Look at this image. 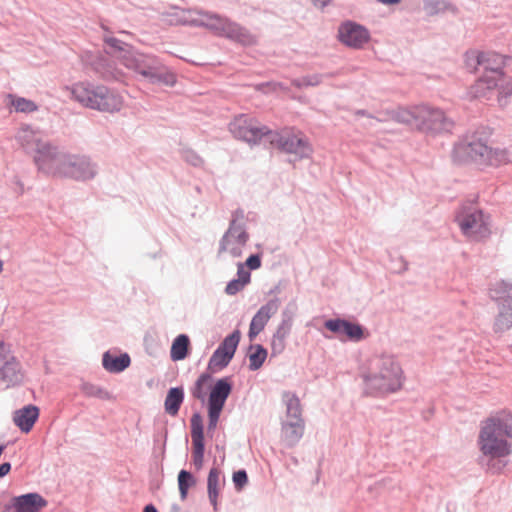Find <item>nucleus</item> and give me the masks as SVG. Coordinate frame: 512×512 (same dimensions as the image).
<instances>
[{
  "label": "nucleus",
  "instance_id": "nucleus-31",
  "mask_svg": "<svg viewBox=\"0 0 512 512\" xmlns=\"http://www.w3.org/2000/svg\"><path fill=\"white\" fill-rule=\"evenodd\" d=\"M268 356V350L259 343H251L247 347L246 357L249 360L248 369L257 371L262 368Z\"/></svg>",
  "mask_w": 512,
  "mask_h": 512
},
{
  "label": "nucleus",
  "instance_id": "nucleus-30",
  "mask_svg": "<svg viewBox=\"0 0 512 512\" xmlns=\"http://www.w3.org/2000/svg\"><path fill=\"white\" fill-rule=\"evenodd\" d=\"M190 351V337L185 333H181L177 335L172 341L170 348V358L174 362L182 361L190 355Z\"/></svg>",
  "mask_w": 512,
  "mask_h": 512
},
{
  "label": "nucleus",
  "instance_id": "nucleus-29",
  "mask_svg": "<svg viewBox=\"0 0 512 512\" xmlns=\"http://www.w3.org/2000/svg\"><path fill=\"white\" fill-rule=\"evenodd\" d=\"M185 399V391L182 385L170 387L167 390L164 400V411L168 415L175 417L178 415L179 410Z\"/></svg>",
  "mask_w": 512,
  "mask_h": 512
},
{
  "label": "nucleus",
  "instance_id": "nucleus-44",
  "mask_svg": "<svg viewBox=\"0 0 512 512\" xmlns=\"http://www.w3.org/2000/svg\"><path fill=\"white\" fill-rule=\"evenodd\" d=\"M322 82L321 74L306 75L296 78L292 81V85L296 88L302 89L307 87H315Z\"/></svg>",
  "mask_w": 512,
  "mask_h": 512
},
{
  "label": "nucleus",
  "instance_id": "nucleus-40",
  "mask_svg": "<svg viewBox=\"0 0 512 512\" xmlns=\"http://www.w3.org/2000/svg\"><path fill=\"white\" fill-rule=\"evenodd\" d=\"M249 125L250 121L240 117L229 124V130L235 138L245 141Z\"/></svg>",
  "mask_w": 512,
  "mask_h": 512
},
{
  "label": "nucleus",
  "instance_id": "nucleus-32",
  "mask_svg": "<svg viewBox=\"0 0 512 512\" xmlns=\"http://www.w3.org/2000/svg\"><path fill=\"white\" fill-rule=\"evenodd\" d=\"M418 112H420V106L413 109L399 107L391 112V118L398 123L406 124L412 129L418 130Z\"/></svg>",
  "mask_w": 512,
  "mask_h": 512
},
{
  "label": "nucleus",
  "instance_id": "nucleus-60",
  "mask_svg": "<svg viewBox=\"0 0 512 512\" xmlns=\"http://www.w3.org/2000/svg\"><path fill=\"white\" fill-rule=\"evenodd\" d=\"M178 490H179L181 500L184 501L187 498L190 489L184 488V487H178Z\"/></svg>",
  "mask_w": 512,
  "mask_h": 512
},
{
  "label": "nucleus",
  "instance_id": "nucleus-24",
  "mask_svg": "<svg viewBox=\"0 0 512 512\" xmlns=\"http://www.w3.org/2000/svg\"><path fill=\"white\" fill-rule=\"evenodd\" d=\"M245 228V212L241 208H237L232 212L229 227L219 241V253L225 252L231 243L230 236H235L236 233Z\"/></svg>",
  "mask_w": 512,
  "mask_h": 512
},
{
  "label": "nucleus",
  "instance_id": "nucleus-64",
  "mask_svg": "<svg viewBox=\"0 0 512 512\" xmlns=\"http://www.w3.org/2000/svg\"><path fill=\"white\" fill-rule=\"evenodd\" d=\"M181 508L177 503H173L170 506L169 512H180Z\"/></svg>",
  "mask_w": 512,
  "mask_h": 512
},
{
  "label": "nucleus",
  "instance_id": "nucleus-22",
  "mask_svg": "<svg viewBox=\"0 0 512 512\" xmlns=\"http://www.w3.org/2000/svg\"><path fill=\"white\" fill-rule=\"evenodd\" d=\"M134 50V46L114 36L105 35L103 37V53L119 58L123 65L126 64V60L130 58V54H132Z\"/></svg>",
  "mask_w": 512,
  "mask_h": 512
},
{
  "label": "nucleus",
  "instance_id": "nucleus-48",
  "mask_svg": "<svg viewBox=\"0 0 512 512\" xmlns=\"http://www.w3.org/2000/svg\"><path fill=\"white\" fill-rule=\"evenodd\" d=\"M245 286H246L245 283L233 278L227 282L224 291L227 295L233 296V295H236L237 293H239L241 290H243Z\"/></svg>",
  "mask_w": 512,
  "mask_h": 512
},
{
  "label": "nucleus",
  "instance_id": "nucleus-47",
  "mask_svg": "<svg viewBox=\"0 0 512 512\" xmlns=\"http://www.w3.org/2000/svg\"><path fill=\"white\" fill-rule=\"evenodd\" d=\"M232 481L236 491L240 492L248 484L249 477L245 469H238L232 474Z\"/></svg>",
  "mask_w": 512,
  "mask_h": 512
},
{
  "label": "nucleus",
  "instance_id": "nucleus-25",
  "mask_svg": "<svg viewBox=\"0 0 512 512\" xmlns=\"http://www.w3.org/2000/svg\"><path fill=\"white\" fill-rule=\"evenodd\" d=\"M304 429L303 419L282 422L281 432L285 445L288 448L296 446L303 437Z\"/></svg>",
  "mask_w": 512,
  "mask_h": 512
},
{
  "label": "nucleus",
  "instance_id": "nucleus-54",
  "mask_svg": "<svg viewBox=\"0 0 512 512\" xmlns=\"http://www.w3.org/2000/svg\"><path fill=\"white\" fill-rule=\"evenodd\" d=\"M408 270V262L403 258L399 257L398 261L395 263L393 267V271L395 273L401 274Z\"/></svg>",
  "mask_w": 512,
  "mask_h": 512
},
{
  "label": "nucleus",
  "instance_id": "nucleus-20",
  "mask_svg": "<svg viewBox=\"0 0 512 512\" xmlns=\"http://www.w3.org/2000/svg\"><path fill=\"white\" fill-rule=\"evenodd\" d=\"M23 378L22 365L17 357L11 355L9 358L5 359L0 366V379L6 385V388L20 385Z\"/></svg>",
  "mask_w": 512,
  "mask_h": 512
},
{
  "label": "nucleus",
  "instance_id": "nucleus-34",
  "mask_svg": "<svg viewBox=\"0 0 512 512\" xmlns=\"http://www.w3.org/2000/svg\"><path fill=\"white\" fill-rule=\"evenodd\" d=\"M214 373H211L206 369L205 372L201 373L197 379L195 380L194 384L190 387V394L194 399L199 400L201 403L207 404V393L205 391V385L211 381H213V375Z\"/></svg>",
  "mask_w": 512,
  "mask_h": 512
},
{
  "label": "nucleus",
  "instance_id": "nucleus-7",
  "mask_svg": "<svg viewBox=\"0 0 512 512\" xmlns=\"http://www.w3.org/2000/svg\"><path fill=\"white\" fill-rule=\"evenodd\" d=\"M97 174L98 166L89 156L64 151L54 177L86 182L94 179Z\"/></svg>",
  "mask_w": 512,
  "mask_h": 512
},
{
  "label": "nucleus",
  "instance_id": "nucleus-28",
  "mask_svg": "<svg viewBox=\"0 0 512 512\" xmlns=\"http://www.w3.org/2000/svg\"><path fill=\"white\" fill-rule=\"evenodd\" d=\"M279 305L280 299L278 297L270 299L254 314L250 321V325L254 326V328L260 329V331H263L269 319L277 312Z\"/></svg>",
  "mask_w": 512,
  "mask_h": 512
},
{
  "label": "nucleus",
  "instance_id": "nucleus-63",
  "mask_svg": "<svg viewBox=\"0 0 512 512\" xmlns=\"http://www.w3.org/2000/svg\"><path fill=\"white\" fill-rule=\"evenodd\" d=\"M4 346H5L4 341H0V364L5 361V357L2 353Z\"/></svg>",
  "mask_w": 512,
  "mask_h": 512
},
{
  "label": "nucleus",
  "instance_id": "nucleus-49",
  "mask_svg": "<svg viewBox=\"0 0 512 512\" xmlns=\"http://www.w3.org/2000/svg\"><path fill=\"white\" fill-rule=\"evenodd\" d=\"M243 264L250 271L259 269L262 265V253L250 254Z\"/></svg>",
  "mask_w": 512,
  "mask_h": 512
},
{
  "label": "nucleus",
  "instance_id": "nucleus-4",
  "mask_svg": "<svg viewBox=\"0 0 512 512\" xmlns=\"http://www.w3.org/2000/svg\"><path fill=\"white\" fill-rule=\"evenodd\" d=\"M377 372L365 373L362 378L365 383V393L380 396L399 391L403 386V370L392 355H381L374 360Z\"/></svg>",
  "mask_w": 512,
  "mask_h": 512
},
{
  "label": "nucleus",
  "instance_id": "nucleus-17",
  "mask_svg": "<svg viewBox=\"0 0 512 512\" xmlns=\"http://www.w3.org/2000/svg\"><path fill=\"white\" fill-rule=\"evenodd\" d=\"M233 388V376H224L216 379L214 384L208 387L209 393L206 406L224 409Z\"/></svg>",
  "mask_w": 512,
  "mask_h": 512
},
{
  "label": "nucleus",
  "instance_id": "nucleus-18",
  "mask_svg": "<svg viewBox=\"0 0 512 512\" xmlns=\"http://www.w3.org/2000/svg\"><path fill=\"white\" fill-rule=\"evenodd\" d=\"M10 501L15 512H40L48 504L47 500L37 492L17 495Z\"/></svg>",
  "mask_w": 512,
  "mask_h": 512
},
{
  "label": "nucleus",
  "instance_id": "nucleus-36",
  "mask_svg": "<svg viewBox=\"0 0 512 512\" xmlns=\"http://www.w3.org/2000/svg\"><path fill=\"white\" fill-rule=\"evenodd\" d=\"M273 130H270L266 126H254L250 123L247 137L245 142L251 143V144H257L259 143L263 138L266 140V142L270 143V134L273 133Z\"/></svg>",
  "mask_w": 512,
  "mask_h": 512
},
{
  "label": "nucleus",
  "instance_id": "nucleus-46",
  "mask_svg": "<svg viewBox=\"0 0 512 512\" xmlns=\"http://www.w3.org/2000/svg\"><path fill=\"white\" fill-rule=\"evenodd\" d=\"M181 156L185 162L192 165L193 167H201L204 164L203 158L190 148L182 149Z\"/></svg>",
  "mask_w": 512,
  "mask_h": 512
},
{
  "label": "nucleus",
  "instance_id": "nucleus-39",
  "mask_svg": "<svg viewBox=\"0 0 512 512\" xmlns=\"http://www.w3.org/2000/svg\"><path fill=\"white\" fill-rule=\"evenodd\" d=\"M10 98L16 112L29 114L38 110V105L30 99L12 95Z\"/></svg>",
  "mask_w": 512,
  "mask_h": 512
},
{
  "label": "nucleus",
  "instance_id": "nucleus-45",
  "mask_svg": "<svg viewBox=\"0 0 512 512\" xmlns=\"http://www.w3.org/2000/svg\"><path fill=\"white\" fill-rule=\"evenodd\" d=\"M177 482H178V487H184V488L191 489L192 487H194L196 485L197 479L192 474V472H190L186 469H181L177 476Z\"/></svg>",
  "mask_w": 512,
  "mask_h": 512
},
{
  "label": "nucleus",
  "instance_id": "nucleus-11",
  "mask_svg": "<svg viewBox=\"0 0 512 512\" xmlns=\"http://www.w3.org/2000/svg\"><path fill=\"white\" fill-rule=\"evenodd\" d=\"M269 134L272 147L283 153L293 154L294 161L308 159L313 153V147L304 135H297L289 131H274Z\"/></svg>",
  "mask_w": 512,
  "mask_h": 512
},
{
  "label": "nucleus",
  "instance_id": "nucleus-56",
  "mask_svg": "<svg viewBox=\"0 0 512 512\" xmlns=\"http://www.w3.org/2000/svg\"><path fill=\"white\" fill-rule=\"evenodd\" d=\"M281 322H287L293 324V312L288 308H285L281 313Z\"/></svg>",
  "mask_w": 512,
  "mask_h": 512
},
{
  "label": "nucleus",
  "instance_id": "nucleus-14",
  "mask_svg": "<svg viewBox=\"0 0 512 512\" xmlns=\"http://www.w3.org/2000/svg\"><path fill=\"white\" fill-rule=\"evenodd\" d=\"M371 35L367 27L353 20H345L340 23L337 31V39L346 47L361 49L370 41Z\"/></svg>",
  "mask_w": 512,
  "mask_h": 512
},
{
  "label": "nucleus",
  "instance_id": "nucleus-10",
  "mask_svg": "<svg viewBox=\"0 0 512 512\" xmlns=\"http://www.w3.org/2000/svg\"><path fill=\"white\" fill-rule=\"evenodd\" d=\"M489 217L480 208L472 205H462L455 214V221L465 236L484 238L490 234Z\"/></svg>",
  "mask_w": 512,
  "mask_h": 512
},
{
  "label": "nucleus",
  "instance_id": "nucleus-15",
  "mask_svg": "<svg viewBox=\"0 0 512 512\" xmlns=\"http://www.w3.org/2000/svg\"><path fill=\"white\" fill-rule=\"evenodd\" d=\"M190 433L192 438V463L196 471H200L204 464L206 443L203 417L199 411H195L191 415Z\"/></svg>",
  "mask_w": 512,
  "mask_h": 512
},
{
  "label": "nucleus",
  "instance_id": "nucleus-16",
  "mask_svg": "<svg viewBox=\"0 0 512 512\" xmlns=\"http://www.w3.org/2000/svg\"><path fill=\"white\" fill-rule=\"evenodd\" d=\"M324 327L338 336H344L350 342H360L369 336V331L365 326L346 318L327 319L324 322Z\"/></svg>",
  "mask_w": 512,
  "mask_h": 512
},
{
  "label": "nucleus",
  "instance_id": "nucleus-38",
  "mask_svg": "<svg viewBox=\"0 0 512 512\" xmlns=\"http://www.w3.org/2000/svg\"><path fill=\"white\" fill-rule=\"evenodd\" d=\"M287 416L293 420L302 419L300 400L295 393H285Z\"/></svg>",
  "mask_w": 512,
  "mask_h": 512
},
{
  "label": "nucleus",
  "instance_id": "nucleus-41",
  "mask_svg": "<svg viewBox=\"0 0 512 512\" xmlns=\"http://www.w3.org/2000/svg\"><path fill=\"white\" fill-rule=\"evenodd\" d=\"M485 55L476 50H470L465 53V65L470 72H476L479 67L482 68Z\"/></svg>",
  "mask_w": 512,
  "mask_h": 512
},
{
  "label": "nucleus",
  "instance_id": "nucleus-53",
  "mask_svg": "<svg viewBox=\"0 0 512 512\" xmlns=\"http://www.w3.org/2000/svg\"><path fill=\"white\" fill-rule=\"evenodd\" d=\"M231 238L232 236H230V239ZM233 238L239 246H245L249 240V233L246 230H241L240 232L236 233Z\"/></svg>",
  "mask_w": 512,
  "mask_h": 512
},
{
  "label": "nucleus",
  "instance_id": "nucleus-42",
  "mask_svg": "<svg viewBox=\"0 0 512 512\" xmlns=\"http://www.w3.org/2000/svg\"><path fill=\"white\" fill-rule=\"evenodd\" d=\"M497 81L496 89L498 90V96L508 98L512 95V77H508L503 72L501 75L495 78Z\"/></svg>",
  "mask_w": 512,
  "mask_h": 512
},
{
  "label": "nucleus",
  "instance_id": "nucleus-52",
  "mask_svg": "<svg viewBox=\"0 0 512 512\" xmlns=\"http://www.w3.org/2000/svg\"><path fill=\"white\" fill-rule=\"evenodd\" d=\"M292 325L293 324L287 322H280L273 336L286 340L291 332Z\"/></svg>",
  "mask_w": 512,
  "mask_h": 512
},
{
  "label": "nucleus",
  "instance_id": "nucleus-55",
  "mask_svg": "<svg viewBox=\"0 0 512 512\" xmlns=\"http://www.w3.org/2000/svg\"><path fill=\"white\" fill-rule=\"evenodd\" d=\"M12 465L10 462L5 461L0 464V478H4L11 471Z\"/></svg>",
  "mask_w": 512,
  "mask_h": 512
},
{
  "label": "nucleus",
  "instance_id": "nucleus-35",
  "mask_svg": "<svg viewBox=\"0 0 512 512\" xmlns=\"http://www.w3.org/2000/svg\"><path fill=\"white\" fill-rule=\"evenodd\" d=\"M423 7L427 15L434 16L445 11L457 13V8L447 0H423Z\"/></svg>",
  "mask_w": 512,
  "mask_h": 512
},
{
  "label": "nucleus",
  "instance_id": "nucleus-6",
  "mask_svg": "<svg viewBox=\"0 0 512 512\" xmlns=\"http://www.w3.org/2000/svg\"><path fill=\"white\" fill-rule=\"evenodd\" d=\"M124 66L153 85L174 87L177 83L175 72L166 66L161 58L153 54L142 53L135 49Z\"/></svg>",
  "mask_w": 512,
  "mask_h": 512
},
{
  "label": "nucleus",
  "instance_id": "nucleus-12",
  "mask_svg": "<svg viewBox=\"0 0 512 512\" xmlns=\"http://www.w3.org/2000/svg\"><path fill=\"white\" fill-rule=\"evenodd\" d=\"M418 131L428 136L451 133L455 122L446 113L428 105H420Z\"/></svg>",
  "mask_w": 512,
  "mask_h": 512
},
{
  "label": "nucleus",
  "instance_id": "nucleus-57",
  "mask_svg": "<svg viewBox=\"0 0 512 512\" xmlns=\"http://www.w3.org/2000/svg\"><path fill=\"white\" fill-rule=\"evenodd\" d=\"M226 251H229L230 255L233 258H239L242 256L241 246H233L231 248H228Z\"/></svg>",
  "mask_w": 512,
  "mask_h": 512
},
{
  "label": "nucleus",
  "instance_id": "nucleus-19",
  "mask_svg": "<svg viewBox=\"0 0 512 512\" xmlns=\"http://www.w3.org/2000/svg\"><path fill=\"white\" fill-rule=\"evenodd\" d=\"M40 416V409L34 404L24 405L13 412V423L22 433H29Z\"/></svg>",
  "mask_w": 512,
  "mask_h": 512
},
{
  "label": "nucleus",
  "instance_id": "nucleus-27",
  "mask_svg": "<svg viewBox=\"0 0 512 512\" xmlns=\"http://www.w3.org/2000/svg\"><path fill=\"white\" fill-rule=\"evenodd\" d=\"M497 81L481 74V76L472 84L467 91L470 99H489L490 94L496 89Z\"/></svg>",
  "mask_w": 512,
  "mask_h": 512
},
{
  "label": "nucleus",
  "instance_id": "nucleus-33",
  "mask_svg": "<svg viewBox=\"0 0 512 512\" xmlns=\"http://www.w3.org/2000/svg\"><path fill=\"white\" fill-rule=\"evenodd\" d=\"M220 470L212 467L207 477V493L208 498L213 506L214 511L218 510V496L220 493Z\"/></svg>",
  "mask_w": 512,
  "mask_h": 512
},
{
  "label": "nucleus",
  "instance_id": "nucleus-5",
  "mask_svg": "<svg viewBox=\"0 0 512 512\" xmlns=\"http://www.w3.org/2000/svg\"><path fill=\"white\" fill-rule=\"evenodd\" d=\"M72 98L86 108L101 112H116L122 107V97L104 85L78 82L71 87Z\"/></svg>",
  "mask_w": 512,
  "mask_h": 512
},
{
  "label": "nucleus",
  "instance_id": "nucleus-8",
  "mask_svg": "<svg viewBox=\"0 0 512 512\" xmlns=\"http://www.w3.org/2000/svg\"><path fill=\"white\" fill-rule=\"evenodd\" d=\"M33 154V161L39 172L54 176L61 161L64 150L48 140L33 138L25 147Z\"/></svg>",
  "mask_w": 512,
  "mask_h": 512
},
{
  "label": "nucleus",
  "instance_id": "nucleus-51",
  "mask_svg": "<svg viewBox=\"0 0 512 512\" xmlns=\"http://www.w3.org/2000/svg\"><path fill=\"white\" fill-rule=\"evenodd\" d=\"M237 280L242 281L246 285H248L251 281V271L249 269H245V266L243 263L239 262L237 264Z\"/></svg>",
  "mask_w": 512,
  "mask_h": 512
},
{
  "label": "nucleus",
  "instance_id": "nucleus-3",
  "mask_svg": "<svg viewBox=\"0 0 512 512\" xmlns=\"http://www.w3.org/2000/svg\"><path fill=\"white\" fill-rule=\"evenodd\" d=\"M491 135L489 128L476 131L455 143L452 156L458 162H473L483 166H501L512 162V151L507 148H492L487 145Z\"/></svg>",
  "mask_w": 512,
  "mask_h": 512
},
{
  "label": "nucleus",
  "instance_id": "nucleus-21",
  "mask_svg": "<svg viewBox=\"0 0 512 512\" xmlns=\"http://www.w3.org/2000/svg\"><path fill=\"white\" fill-rule=\"evenodd\" d=\"M91 66L95 73L105 81H118L121 77V71L116 68L115 63L103 52H98L92 58Z\"/></svg>",
  "mask_w": 512,
  "mask_h": 512
},
{
  "label": "nucleus",
  "instance_id": "nucleus-37",
  "mask_svg": "<svg viewBox=\"0 0 512 512\" xmlns=\"http://www.w3.org/2000/svg\"><path fill=\"white\" fill-rule=\"evenodd\" d=\"M81 391L85 396L95 397L101 400H110L112 398L111 393L101 386L84 382L81 385Z\"/></svg>",
  "mask_w": 512,
  "mask_h": 512
},
{
  "label": "nucleus",
  "instance_id": "nucleus-13",
  "mask_svg": "<svg viewBox=\"0 0 512 512\" xmlns=\"http://www.w3.org/2000/svg\"><path fill=\"white\" fill-rule=\"evenodd\" d=\"M241 340V331L233 330L220 342L218 347L212 353L207 370L211 373H217L226 368L235 356Z\"/></svg>",
  "mask_w": 512,
  "mask_h": 512
},
{
  "label": "nucleus",
  "instance_id": "nucleus-50",
  "mask_svg": "<svg viewBox=\"0 0 512 512\" xmlns=\"http://www.w3.org/2000/svg\"><path fill=\"white\" fill-rule=\"evenodd\" d=\"M286 347V340L282 338L272 337L271 340V357H276L283 353Z\"/></svg>",
  "mask_w": 512,
  "mask_h": 512
},
{
  "label": "nucleus",
  "instance_id": "nucleus-2",
  "mask_svg": "<svg viewBox=\"0 0 512 512\" xmlns=\"http://www.w3.org/2000/svg\"><path fill=\"white\" fill-rule=\"evenodd\" d=\"M170 23L206 28L218 37L229 39L244 46H251L256 42L255 37L244 26L226 16L202 9L177 11L171 14Z\"/></svg>",
  "mask_w": 512,
  "mask_h": 512
},
{
  "label": "nucleus",
  "instance_id": "nucleus-59",
  "mask_svg": "<svg viewBox=\"0 0 512 512\" xmlns=\"http://www.w3.org/2000/svg\"><path fill=\"white\" fill-rule=\"evenodd\" d=\"M331 0H311V2L313 3V5L315 7H319V8H324L326 7L329 3H330Z\"/></svg>",
  "mask_w": 512,
  "mask_h": 512
},
{
  "label": "nucleus",
  "instance_id": "nucleus-58",
  "mask_svg": "<svg viewBox=\"0 0 512 512\" xmlns=\"http://www.w3.org/2000/svg\"><path fill=\"white\" fill-rule=\"evenodd\" d=\"M260 332H261L260 329L254 328V326L249 325V330H248L249 340L253 341L258 336V334Z\"/></svg>",
  "mask_w": 512,
  "mask_h": 512
},
{
  "label": "nucleus",
  "instance_id": "nucleus-61",
  "mask_svg": "<svg viewBox=\"0 0 512 512\" xmlns=\"http://www.w3.org/2000/svg\"><path fill=\"white\" fill-rule=\"evenodd\" d=\"M143 512H159V511L154 504L149 503L144 506Z\"/></svg>",
  "mask_w": 512,
  "mask_h": 512
},
{
  "label": "nucleus",
  "instance_id": "nucleus-62",
  "mask_svg": "<svg viewBox=\"0 0 512 512\" xmlns=\"http://www.w3.org/2000/svg\"><path fill=\"white\" fill-rule=\"evenodd\" d=\"M280 284H281V282H279L277 285H275L273 288H271L269 290L268 294L269 295L279 294L281 292Z\"/></svg>",
  "mask_w": 512,
  "mask_h": 512
},
{
  "label": "nucleus",
  "instance_id": "nucleus-43",
  "mask_svg": "<svg viewBox=\"0 0 512 512\" xmlns=\"http://www.w3.org/2000/svg\"><path fill=\"white\" fill-rule=\"evenodd\" d=\"M207 408V434L212 438L217 428L223 409L206 406Z\"/></svg>",
  "mask_w": 512,
  "mask_h": 512
},
{
  "label": "nucleus",
  "instance_id": "nucleus-9",
  "mask_svg": "<svg viewBox=\"0 0 512 512\" xmlns=\"http://www.w3.org/2000/svg\"><path fill=\"white\" fill-rule=\"evenodd\" d=\"M490 297L496 303L497 314L493 331L497 334L512 329V284L502 280L490 289Z\"/></svg>",
  "mask_w": 512,
  "mask_h": 512
},
{
  "label": "nucleus",
  "instance_id": "nucleus-26",
  "mask_svg": "<svg viewBox=\"0 0 512 512\" xmlns=\"http://www.w3.org/2000/svg\"><path fill=\"white\" fill-rule=\"evenodd\" d=\"M482 54L485 55L482 65L483 75L495 79L504 72L507 56L491 51L482 52Z\"/></svg>",
  "mask_w": 512,
  "mask_h": 512
},
{
  "label": "nucleus",
  "instance_id": "nucleus-23",
  "mask_svg": "<svg viewBox=\"0 0 512 512\" xmlns=\"http://www.w3.org/2000/svg\"><path fill=\"white\" fill-rule=\"evenodd\" d=\"M131 365V357L127 352L107 350L102 355L103 368L112 374H119Z\"/></svg>",
  "mask_w": 512,
  "mask_h": 512
},
{
  "label": "nucleus",
  "instance_id": "nucleus-1",
  "mask_svg": "<svg viewBox=\"0 0 512 512\" xmlns=\"http://www.w3.org/2000/svg\"><path fill=\"white\" fill-rule=\"evenodd\" d=\"M512 413H502L486 419L478 436L481 453L488 457L487 466L493 473H499L507 465L502 459L512 453Z\"/></svg>",
  "mask_w": 512,
  "mask_h": 512
}]
</instances>
